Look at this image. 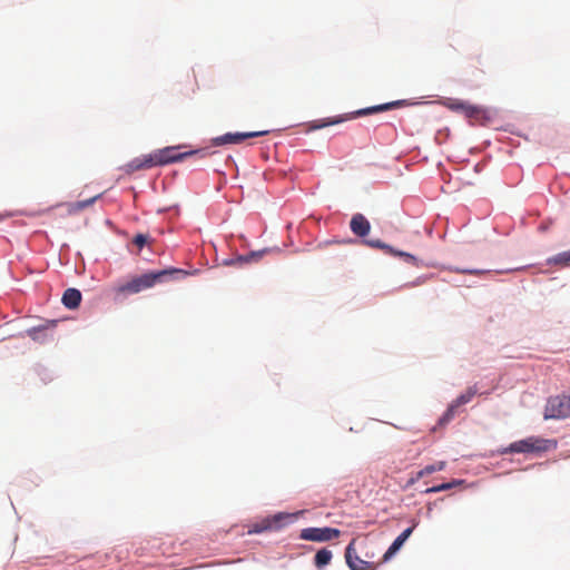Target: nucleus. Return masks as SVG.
<instances>
[{"label":"nucleus","instance_id":"1","mask_svg":"<svg viewBox=\"0 0 570 570\" xmlns=\"http://www.w3.org/2000/svg\"><path fill=\"white\" fill-rule=\"evenodd\" d=\"M170 273H183L179 269L174 271H160L156 273H146L141 276L135 277L126 284L119 285L116 288L118 294H136L144 289L153 287L157 282H161L165 276Z\"/></svg>","mask_w":570,"mask_h":570},{"label":"nucleus","instance_id":"2","mask_svg":"<svg viewBox=\"0 0 570 570\" xmlns=\"http://www.w3.org/2000/svg\"><path fill=\"white\" fill-rule=\"evenodd\" d=\"M557 448L554 440L542 439L539 436H529L515 441L509 445L505 452L509 453H543Z\"/></svg>","mask_w":570,"mask_h":570},{"label":"nucleus","instance_id":"3","mask_svg":"<svg viewBox=\"0 0 570 570\" xmlns=\"http://www.w3.org/2000/svg\"><path fill=\"white\" fill-rule=\"evenodd\" d=\"M178 147H166L159 149L153 154L154 159H159L161 163H157L156 166H163L176 161H180L190 156H197L198 158H205L212 153L207 148L190 150L186 153H178Z\"/></svg>","mask_w":570,"mask_h":570},{"label":"nucleus","instance_id":"4","mask_svg":"<svg viewBox=\"0 0 570 570\" xmlns=\"http://www.w3.org/2000/svg\"><path fill=\"white\" fill-rule=\"evenodd\" d=\"M443 105L454 112H461L471 121H482L488 118V112L484 108L471 105L464 100L448 98Z\"/></svg>","mask_w":570,"mask_h":570},{"label":"nucleus","instance_id":"5","mask_svg":"<svg viewBox=\"0 0 570 570\" xmlns=\"http://www.w3.org/2000/svg\"><path fill=\"white\" fill-rule=\"evenodd\" d=\"M570 416V395L550 397L546 405L544 419H563Z\"/></svg>","mask_w":570,"mask_h":570},{"label":"nucleus","instance_id":"6","mask_svg":"<svg viewBox=\"0 0 570 570\" xmlns=\"http://www.w3.org/2000/svg\"><path fill=\"white\" fill-rule=\"evenodd\" d=\"M341 531L335 528H306L301 531L299 538L306 541L325 542L340 537Z\"/></svg>","mask_w":570,"mask_h":570},{"label":"nucleus","instance_id":"7","mask_svg":"<svg viewBox=\"0 0 570 570\" xmlns=\"http://www.w3.org/2000/svg\"><path fill=\"white\" fill-rule=\"evenodd\" d=\"M476 387L471 386L469 387L464 393H462L460 396H458L448 407L445 413L440 419L439 423L440 425H444L449 423L456 414V410L466 403H469L473 396L476 394Z\"/></svg>","mask_w":570,"mask_h":570},{"label":"nucleus","instance_id":"8","mask_svg":"<svg viewBox=\"0 0 570 570\" xmlns=\"http://www.w3.org/2000/svg\"><path fill=\"white\" fill-rule=\"evenodd\" d=\"M345 560L351 570H376L373 562L361 559L355 549V539H353L345 549Z\"/></svg>","mask_w":570,"mask_h":570},{"label":"nucleus","instance_id":"9","mask_svg":"<svg viewBox=\"0 0 570 570\" xmlns=\"http://www.w3.org/2000/svg\"><path fill=\"white\" fill-rule=\"evenodd\" d=\"M267 130L263 131H248V132H227L225 135L213 138L212 142L215 146H222L227 144H240L247 138H255L267 135Z\"/></svg>","mask_w":570,"mask_h":570},{"label":"nucleus","instance_id":"10","mask_svg":"<svg viewBox=\"0 0 570 570\" xmlns=\"http://www.w3.org/2000/svg\"><path fill=\"white\" fill-rule=\"evenodd\" d=\"M350 227L353 234L360 237H365L371 230V224L362 214H355L351 222Z\"/></svg>","mask_w":570,"mask_h":570},{"label":"nucleus","instance_id":"11","mask_svg":"<svg viewBox=\"0 0 570 570\" xmlns=\"http://www.w3.org/2000/svg\"><path fill=\"white\" fill-rule=\"evenodd\" d=\"M157 163H161L159 159H154L153 154L145 155L140 158H135L127 165V171L132 173L141 169H148L156 166Z\"/></svg>","mask_w":570,"mask_h":570},{"label":"nucleus","instance_id":"12","mask_svg":"<svg viewBox=\"0 0 570 570\" xmlns=\"http://www.w3.org/2000/svg\"><path fill=\"white\" fill-rule=\"evenodd\" d=\"M81 302V293L77 288H68L62 295V304L67 308H76Z\"/></svg>","mask_w":570,"mask_h":570},{"label":"nucleus","instance_id":"13","mask_svg":"<svg viewBox=\"0 0 570 570\" xmlns=\"http://www.w3.org/2000/svg\"><path fill=\"white\" fill-rule=\"evenodd\" d=\"M402 104H403V101L397 100V101L386 102V104L360 109L355 112V116H366V115H372V114L390 110V109L401 106Z\"/></svg>","mask_w":570,"mask_h":570},{"label":"nucleus","instance_id":"14","mask_svg":"<svg viewBox=\"0 0 570 570\" xmlns=\"http://www.w3.org/2000/svg\"><path fill=\"white\" fill-rule=\"evenodd\" d=\"M332 557H333L332 551L328 550L327 548H323V549L318 550L314 558L315 566L318 569L327 566L331 562Z\"/></svg>","mask_w":570,"mask_h":570},{"label":"nucleus","instance_id":"15","mask_svg":"<svg viewBox=\"0 0 570 570\" xmlns=\"http://www.w3.org/2000/svg\"><path fill=\"white\" fill-rule=\"evenodd\" d=\"M268 252H269V249L265 248V249H262V250L250 252L249 254H246V255H239L236 258V262L240 263V264H248V263H252V262H258Z\"/></svg>","mask_w":570,"mask_h":570},{"label":"nucleus","instance_id":"16","mask_svg":"<svg viewBox=\"0 0 570 570\" xmlns=\"http://www.w3.org/2000/svg\"><path fill=\"white\" fill-rule=\"evenodd\" d=\"M445 466H446L445 461H439L433 464H429L417 472L416 479H422V478L430 475L436 471H442L445 469Z\"/></svg>","mask_w":570,"mask_h":570},{"label":"nucleus","instance_id":"17","mask_svg":"<svg viewBox=\"0 0 570 570\" xmlns=\"http://www.w3.org/2000/svg\"><path fill=\"white\" fill-rule=\"evenodd\" d=\"M406 540L401 535H399L394 541L393 543L390 546V548L387 549V551L384 553L383 556V562L390 560L400 549L401 547L404 544Z\"/></svg>","mask_w":570,"mask_h":570},{"label":"nucleus","instance_id":"18","mask_svg":"<svg viewBox=\"0 0 570 570\" xmlns=\"http://www.w3.org/2000/svg\"><path fill=\"white\" fill-rule=\"evenodd\" d=\"M462 483H463L462 480H453V481L448 482V483H442V484L429 488V489L425 490V493H436V492H441V491H446V490H450V489H452V488H454L456 485H460Z\"/></svg>","mask_w":570,"mask_h":570},{"label":"nucleus","instance_id":"19","mask_svg":"<svg viewBox=\"0 0 570 570\" xmlns=\"http://www.w3.org/2000/svg\"><path fill=\"white\" fill-rule=\"evenodd\" d=\"M390 254H391V255H393V256L401 257V258H403L405 262H407V263H410V264H412V265H414V266H419V265H420V261H419L415 256H413L412 254H410V253H406V252H402V250H397V249L392 248V250H391V253H390Z\"/></svg>","mask_w":570,"mask_h":570},{"label":"nucleus","instance_id":"20","mask_svg":"<svg viewBox=\"0 0 570 570\" xmlns=\"http://www.w3.org/2000/svg\"><path fill=\"white\" fill-rule=\"evenodd\" d=\"M365 244L372 248H380V249H383L385 250L387 254L391 253L392 248L390 245L381 242L380 239H368V240H365Z\"/></svg>","mask_w":570,"mask_h":570},{"label":"nucleus","instance_id":"21","mask_svg":"<svg viewBox=\"0 0 570 570\" xmlns=\"http://www.w3.org/2000/svg\"><path fill=\"white\" fill-rule=\"evenodd\" d=\"M99 197H100V195H97L89 199L77 202L72 205V208H73V210H82V209L91 206Z\"/></svg>","mask_w":570,"mask_h":570},{"label":"nucleus","instance_id":"22","mask_svg":"<svg viewBox=\"0 0 570 570\" xmlns=\"http://www.w3.org/2000/svg\"><path fill=\"white\" fill-rule=\"evenodd\" d=\"M550 262L567 265L570 263V252L560 253L553 258H551Z\"/></svg>","mask_w":570,"mask_h":570},{"label":"nucleus","instance_id":"23","mask_svg":"<svg viewBox=\"0 0 570 570\" xmlns=\"http://www.w3.org/2000/svg\"><path fill=\"white\" fill-rule=\"evenodd\" d=\"M46 328V326L32 327L28 330L27 333L32 340H39Z\"/></svg>","mask_w":570,"mask_h":570},{"label":"nucleus","instance_id":"24","mask_svg":"<svg viewBox=\"0 0 570 570\" xmlns=\"http://www.w3.org/2000/svg\"><path fill=\"white\" fill-rule=\"evenodd\" d=\"M132 243L138 246L139 248L144 247L145 244L147 243V236L144 235V234H137L134 239H132Z\"/></svg>","mask_w":570,"mask_h":570},{"label":"nucleus","instance_id":"25","mask_svg":"<svg viewBox=\"0 0 570 570\" xmlns=\"http://www.w3.org/2000/svg\"><path fill=\"white\" fill-rule=\"evenodd\" d=\"M415 528V524L413 527H410L407 529H405L400 535L402 537V539L404 538L405 540L409 539V537L412 534L413 530Z\"/></svg>","mask_w":570,"mask_h":570},{"label":"nucleus","instance_id":"26","mask_svg":"<svg viewBox=\"0 0 570 570\" xmlns=\"http://www.w3.org/2000/svg\"><path fill=\"white\" fill-rule=\"evenodd\" d=\"M341 121H342V119H333V120H330V121H327V122H325V124H322V125H320V126H316V128H321V127H324V126H327V125H335V124H338V122H341Z\"/></svg>","mask_w":570,"mask_h":570}]
</instances>
